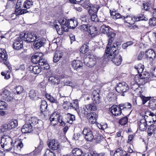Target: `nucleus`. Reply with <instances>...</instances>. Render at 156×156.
I'll list each match as a JSON object with an SVG mask.
<instances>
[{"label": "nucleus", "mask_w": 156, "mask_h": 156, "mask_svg": "<svg viewBox=\"0 0 156 156\" xmlns=\"http://www.w3.org/2000/svg\"><path fill=\"white\" fill-rule=\"evenodd\" d=\"M79 107L78 103L77 101H76L73 103H71V109H75L76 110Z\"/></svg>", "instance_id": "obj_57"}, {"label": "nucleus", "mask_w": 156, "mask_h": 156, "mask_svg": "<svg viewBox=\"0 0 156 156\" xmlns=\"http://www.w3.org/2000/svg\"><path fill=\"white\" fill-rule=\"evenodd\" d=\"M23 6L24 8L23 11H22L23 14L34 11L32 0H26L24 2Z\"/></svg>", "instance_id": "obj_13"}, {"label": "nucleus", "mask_w": 156, "mask_h": 156, "mask_svg": "<svg viewBox=\"0 0 156 156\" xmlns=\"http://www.w3.org/2000/svg\"><path fill=\"white\" fill-rule=\"evenodd\" d=\"M1 144L2 147L5 150L8 151H11L14 145L12 143V139L6 135H4L1 137Z\"/></svg>", "instance_id": "obj_4"}, {"label": "nucleus", "mask_w": 156, "mask_h": 156, "mask_svg": "<svg viewBox=\"0 0 156 156\" xmlns=\"http://www.w3.org/2000/svg\"><path fill=\"white\" fill-rule=\"evenodd\" d=\"M128 122V118L126 116L121 119L119 121V122L120 125H125Z\"/></svg>", "instance_id": "obj_49"}, {"label": "nucleus", "mask_w": 156, "mask_h": 156, "mask_svg": "<svg viewBox=\"0 0 156 156\" xmlns=\"http://www.w3.org/2000/svg\"><path fill=\"white\" fill-rule=\"evenodd\" d=\"M135 81L137 83H139V84L143 85L147 82L148 80L136 75L135 77Z\"/></svg>", "instance_id": "obj_30"}, {"label": "nucleus", "mask_w": 156, "mask_h": 156, "mask_svg": "<svg viewBox=\"0 0 156 156\" xmlns=\"http://www.w3.org/2000/svg\"><path fill=\"white\" fill-rule=\"evenodd\" d=\"M149 23L151 26H156V18L153 17L151 18L149 20Z\"/></svg>", "instance_id": "obj_61"}, {"label": "nucleus", "mask_w": 156, "mask_h": 156, "mask_svg": "<svg viewBox=\"0 0 156 156\" xmlns=\"http://www.w3.org/2000/svg\"><path fill=\"white\" fill-rule=\"evenodd\" d=\"M82 132L85 139L87 141L91 142L93 140L94 136L92 131L90 128L85 127Z\"/></svg>", "instance_id": "obj_9"}, {"label": "nucleus", "mask_w": 156, "mask_h": 156, "mask_svg": "<svg viewBox=\"0 0 156 156\" xmlns=\"http://www.w3.org/2000/svg\"><path fill=\"white\" fill-rule=\"evenodd\" d=\"M29 94L30 98L32 100H35L38 98V93L36 91L34 90H30Z\"/></svg>", "instance_id": "obj_33"}, {"label": "nucleus", "mask_w": 156, "mask_h": 156, "mask_svg": "<svg viewBox=\"0 0 156 156\" xmlns=\"http://www.w3.org/2000/svg\"><path fill=\"white\" fill-rule=\"evenodd\" d=\"M147 114L149 116L152 117L153 122H156V113L154 114L151 112L148 111L147 112Z\"/></svg>", "instance_id": "obj_55"}, {"label": "nucleus", "mask_w": 156, "mask_h": 156, "mask_svg": "<svg viewBox=\"0 0 156 156\" xmlns=\"http://www.w3.org/2000/svg\"><path fill=\"white\" fill-rule=\"evenodd\" d=\"M89 17L87 15H83L80 18V20L83 22L88 23L89 22Z\"/></svg>", "instance_id": "obj_54"}, {"label": "nucleus", "mask_w": 156, "mask_h": 156, "mask_svg": "<svg viewBox=\"0 0 156 156\" xmlns=\"http://www.w3.org/2000/svg\"><path fill=\"white\" fill-rule=\"evenodd\" d=\"M44 156H55V155L54 153L51 151L47 149L45 151Z\"/></svg>", "instance_id": "obj_64"}, {"label": "nucleus", "mask_w": 156, "mask_h": 156, "mask_svg": "<svg viewBox=\"0 0 156 156\" xmlns=\"http://www.w3.org/2000/svg\"><path fill=\"white\" fill-rule=\"evenodd\" d=\"M82 62L79 60H75L72 63V65L73 68L75 70H77L81 68L83 66Z\"/></svg>", "instance_id": "obj_23"}, {"label": "nucleus", "mask_w": 156, "mask_h": 156, "mask_svg": "<svg viewBox=\"0 0 156 156\" xmlns=\"http://www.w3.org/2000/svg\"><path fill=\"white\" fill-rule=\"evenodd\" d=\"M149 106L150 108L152 110L156 109V99L151 100L149 103Z\"/></svg>", "instance_id": "obj_42"}, {"label": "nucleus", "mask_w": 156, "mask_h": 156, "mask_svg": "<svg viewBox=\"0 0 156 156\" xmlns=\"http://www.w3.org/2000/svg\"><path fill=\"white\" fill-rule=\"evenodd\" d=\"M66 26L62 27V28L63 29L64 31L67 32L69 28L74 29L75 28L77 25L78 23L76 20L70 19L69 20H68L66 22Z\"/></svg>", "instance_id": "obj_15"}, {"label": "nucleus", "mask_w": 156, "mask_h": 156, "mask_svg": "<svg viewBox=\"0 0 156 156\" xmlns=\"http://www.w3.org/2000/svg\"><path fill=\"white\" fill-rule=\"evenodd\" d=\"M41 53H36L31 57V61L34 64L38 63L39 66H41L44 69H47L49 68V64L46 60L44 58Z\"/></svg>", "instance_id": "obj_3"}, {"label": "nucleus", "mask_w": 156, "mask_h": 156, "mask_svg": "<svg viewBox=\"0 0 156 156\" xmlns=\"http://www.w3.org/2000/svg\"><path fill=\"white\" fill-rule=\"evenodd\" d=\"M48 105L47 102L45 101H42L40 106V110L42 112H44L47 109Z\"/></svg>", "instance_id": "obj_39"}, {"label": "nucleus", "mask_w": 156, "mask_h": 156, "mask_svg": "<svg viewBox=\"0 0 156 156\" xmlns=\"http://www.w3.org/2000/svg\"><path fill=\"white\" fill-rule=\"evenodd\" d=\"M96 57L92 54H88L84 59V63L89 67H93L96 63Z\"/></svg>", "instance_id": "obj_7"}, {"label": "nucleus", "mask_w": 156, "mask_h": 156, "mask_svg": "<svg viewBox=\"0 0 156 156\" xmlns=\"http://www.w3.org/2000/svg\"><path fill=\"white\" fill-rule=\"evenodd\" d=\"M60 117V115L59 114H57L56 112H55L50 116V120L51 122L54 121H56L58 120V118Z\"/></svg>", "instance_id": "obj_41"}, {"label": "nucleus", "mask_w": 156, "mask_h": 156, "mask_svg": "<svg viewBox=\"0 0 156 156\" xmlns=\"http://www.w3.org/2000/svg\"><path fill=\"white\" fill-rule=\"evenodd\" d=\"M151 125V126L148 128L147 133L149 136H151L154 133V131L156 129V126L154 125Z\"/></svg>", "instance_id": "obj_40"}, {"label": "nucleus", "mask_w": 156, "mask_h": 156, "mask_svg": "<svg viewBox=\"0 0 156 156\" xmlns=\"http://www.w3.org/2000/svg\"><path fill=\"white\" fill-rule=\"evenodd\" d=\"M67 122L72 124L73 121L75 120V116L69 113H67Z\"/></svg>", "instance_id": "obj_36"}, {"label": "nucleus", "mask_w": 156, "mask_h": 156, "mask_svg": "<svg viewBox=\"0 0 156 156\" xmlns=\"http://www.w3.org/2000/svg\"><path fill=\"white\" fill-rule=\"evenodd\" d=\"M135 68L137 70L138 73L142 72L144 69V66L142 64H139L135 66Z\"/></svg>", "instance_id": "obj_46"}, {"label": "nucleus", "mask_w": 156, "mask_h": 156, "mask_svg": "<svg viewBox=\"0 0 156 156\" xmlns=\"http://www.w3.org/2000/svg\"><path fill=\"white\" fill-rule=\"evenodd\" d=\"M107 35L109 38L108 40V43L107 47L109 45L110 46V45H111L112 42L115 37V34L113 32H109L108 34H107Z\"/></svg>", "instance_id": "obj_28"}, {"label": "nucleus", "mask_w": 156, "mask_h": 156, "mask_svg": "<svg viewBox=\"0 0 156 156\" xmlns=\"http://www.w3.org/2000/svg\"><path fill=\"white\" fill-rule=\"evenodd\" d=\"M69 100V98L67 96H62L60 95L58 101V105H65V101L68 102Z\"/></svg>", "instance_id": "obj_32"}, {"label": "nucleus", "mask_w": 156, "mask_h": 156, "mask_svg": "<svg viewBox=\"0 0 156 156\" xmlns=\"http://www.w3.org/2000/svg\"><path fill=\"white\" fill-rule=\"evenodd\" d=\"M46 98L48 100L51 102L52 103H57L58 105V102L52 96L48 94H46Z\"/></svg>", "instance_id": "obj_47"}, {"label": "nucleus", "mask_w": 156, "mask_h": 156, "mask_svg": "<svg viewBox=\"0 0 156 156\" xmlns=\"http://www.w3.org/2000/svg\"><path fill=\"white\" fill-rule=\"evenodd\" d=\"M49 80L52 84L54 85H58L60 82V80L58 77L54 76L50 77Z\"/></svg>", "instance_id": "obj_34"}, {"label": "nucleus", "mask_w": 156, "mask_h": 156, "mask_svg": "<svg viewBox=\"0 0 156 156\" xmlns=\"http://www.w3.org/2000/svg\"><path fill=\"white\" fill-rule=\"evenodd\" d=\"M88 32L92 36H96L98 34V31L96 27L93 26H89Z\"/></svg>", "instance_id": "obj_29"}, {"label": "nucleus", "mask_w": 156, "mask_h": 156, "mask_svg": "<svg viewBox=\"0 0 156 156\" xmlns=\"http://www.w3.org/2000/svg\"><path fill=\"white\" fill-rule=\"evenodd\" d=\"M16 2V1L9 0V1H8L7 2L6 6V8L9 9L13 8L15 5Z\"/></svg>", "instance_id": "obj_43"}, {"label": "nucleus", "mask_w": 156, "mask_h": 156, "mask_svg": "<svg viewBox=\"0 0 156 156\" xmlns=\"http://www.w3.org/2000/svg\"><path fill=\"white\" fill-rule=\"evenodd\" d=\"M59 144L57 140H53L48 143V145L50 148L55 150L59 147Z\"/></svg>", "instance_id": "obj_21"}, {"label": "nucleus", "mask_w": 156, "mask_h": 156, "mask_svg": "<svg viewBox=\"0 0 156 156\" xmlns=\"http://www.w3.org/2000/svg\"><path fill=\"white\" fill-rule=\"evenodd\" d=\"M1 74L2 76H4V78L6 80L10 78V73L9 71H7L6 73L2 72Z\"/></svg>", "instance_id": "obj_58"}, {"label": "nucleus", "mask_w": 156, "mask_h": 156, "mask_svg": "<svg viewBox=\"0 0 156 156\" xmlns=\"http://www.w3.org/2000/svg\"><path fill=\"white\" fill-rule=\"evenodd\" d=\"M33 127L27 121L25 124L23 126L21 131L24 133H27L31 132L33 130Z\"/></svg>", "instance_id": "obj_19"}, {"label": "nucleus", "mask_w": 156, "mask_h": 156, "mask_svg": "<svg viewBox=\"0 0 156 156\" xmlns=\"http://www.w3.org/2000/svg\"><path fill=\"white\" fill-rule=\"evenodd\" d=\"M73 156H91L89 155L88 153H85L80 148H74L72 151Z\"/></svg>", "instance_id": "obj_17"}, {"label": "nucleus", "mask_w": 156, "mask_h": 156, "mask_svg": "<svg viewBox=\"0 0 156 156\" xmlns=\"http://www.w3.org/2000/svg\"><path fill=\"white\" fill-rule=\"evenodd\" d=\"M99 8V6L97 5H91L88 11L89 14H91L94 13H97Z\"/></svg>", "instance_id": "obj_31"}, {"label": "nucleus", "mask_w": 156, "mask_h": 156, "mask_svg": "<svg viewBox=\"0 0 156 156\" xmlns=\"http://www.w3.org/2000/svg\"><path fill=\"white\" fill-rule=\"evenodd\" d=\"M63 55V52L60 51H56L54 55L53 62H57L61 58Z\"/></svg>", "instance_id": "obj_25"}, {"label": "nucleus", "mask_w": 156, "mask_h": 156, "mask_svg": "<svg viewBox=\"0 0 156 156\" xmlns=\"http://www.w3.org/2000/svg\"><path fill=\"white\" fill-rule=\"evenodd\" d=\"M124 105H119V106H117V105H113L109 110L113 115L115 116H118L121 115L122 113L121 110L123 109Z\"/></svg>", "instance_id": "obj_10"}, {"label": "nucleus", "mask_w": 156, "mask_h": 156, "mask_svg": "<svg viewBox=\"0 0 156 156\" xmlns=\"http://www.w3.org/2000/svg\"><path fill=\"white\" fill-rule=\"evenodd\" d=\"M65 105L62 106L64 109L66 110H67L69 108L71 109V103L69 102V101L67 102L65 101Z\"/></svg>", "instance_id": "obj_63"}, {"label": "nucleus", "mask_w": 156, "mask_h": 156, "mask_svg": "<svg viewBox=\"0 0 156 156\" xmlns=\"http://www.w3.org/2000/svg\"><path fill=\"white\" fill-rule=\"evenodd\" d=\"M100 30L103 34H107L109 32V27L105 25H103L101 27Z\"/></svg>", "instance_id": "obj_38"}, {"label": "nucleus", "mask_w": 156, "mask_h": 156, "mask_svg": "<svg viewBox=\"0 0 156 156\" xmlns=\"http://www.w3.org/2000/svg\"><path fill=\"white\" fill-rule=\"evenodd\" d=\"M62 84L64 86H69L71 87H73L74 86V83L71 81L69 80L64 81L62 82Z\"/></svg>", "instance_id": "obj_51"}, {"label": "nucleus", "mask_w": 156, "mask_h": 156, "mask_svg": "<svg viewBox=\"0 0 156 156\" xmlns=\"http://www.w3.org/2000/svg\"><path fill=\"white\" fill-rule=\"evenodd\" d=\"M139 87V84L137 83H132L131 86V89L134 91L137 90Z\"/></svg>", "instance_id": "obj_59"}, {"label": "nucleus", "mask_w": 156, "mask_h": 156, "mask_svg": "<svg viewBox=\"0 0 156 156\" xmlns=\"http://www.w3.org/2000/svg\"><path fill=\"white\" fill-rule=\"evenodd\" d=\"M116 91L119 93H122V95L124 96V93L126 92L129 89L128 85L125 82H122L117 83L115 87Z\"/></svg>", "instance_id": "obj_6"}, {"label": "nucleus", "mask_w": 156, "mask_h": 156, "mask_svg": "<svg viewBox=\"0 0 156 156\" xmlns=\"http://www.w3.org/2000/svg\"><path fill=\"white\" fill-rule=\"evenodd\" d=\"M16 3V4L15 13L12 14L11 16V17L13 19H15L17 16L23 14V11H23V9H22L20 8L22 5L21 0H18L17 2Z\"/></svg>", "instance_id": "obj_12"}, {"label": "nucleus", "mask_w": 156, "mask_h": 156, "mask_svg": "<svg viewBox=\"0 0 156 156\" xmlns=\"http://www.w3.org/2000/svg\"><path fill=\"white\" fill-rule=\"evenodd\" d=\"M110 15L114 19L116 20L118 19L122 18L123 19H127V21L129 22H128L129 24H134V21H133L134 16H127L126 17L122 16L119 13L116 12L115 11H111L110 10Z\"/></svg>", "instance_id": "obj_5"}, {"label": "nucleus", "mask_w": 156, "mask_h": 156, "mask_svg": "<svg viewBox=\"0 0 156 156\" xmlns=\"http://www.w3.org/2000/svg\"><path fill=\"white\" fill-rule=\"evenodd\" d=\"M27 121L33 127L38 129L42 127L43 126V122L41 120H38L35 117H32Z\"/></svg>", "instance_id": "obj_8"}, {"label": "nucleus", "mask_w": 156, "mask_h": 156, "mask_svg": "<svg viewBox=\"0 0 156 156\" xmlns=\"http://www.w3.org/2000/svg\"><path fill=\"white\" fill-rule=\"evenodd\" d=\"M23 40L22 36H20L15 39L13 44V48L16 50H19L23 47Z\"/></svg>", "instance_id": "obj_14"}, {"label": "nucleus", "mask_w": 156, "mask_h": 156, "mask_svg": "<svg viewBox=\"0 0 156 156\" xmlns=\"http://www.w3.org/2000/svg\"><path fill=\"white\" fill-rule=\"evenodd\" d=\"M21 36L23 40L29 42L34 41L38 38V37L36 34L30 32H28L27 34L24 33L23 35Z\"/></svg>", "instance_id": "obj_11"}, {"label": "nucleus", "mask_w": 156, "mask_h": 156, "mask_svg": "<svg viewBox=\"0 0 156 156\" xmlns=\"http://www.w3.org/2000/svg\"><path fill=\"white\" fill-rule=\"evenodd\" d=\"M7 106L6 103L4 101L0 100V109H4Z\"/></svg>", "instance_id": "obj_60"}, {"label": "nucleus", "mask_w": 156, "mask_h": 156, "mask_svg": "<svg viewBox=\"0 0 156 156\" xmlns=\"http://www.w3.org/2000/svg\"><path fill=\"white\" fill-rule=\"evenodd\" d=\"M145 56L147 59L153 60L155 57V53L153 49H148L145 51Z\"/></svg>", "instance_id": "obj_18"}, {"label": "nucleus", "mask_w": 156, "mask_h": 156, "mask_svg": "<svg viewBox=\"0 0 156 156\" xmlns=\"http://www.w3.org/2000/svg\"><path fill=\"white\" fill-rule=\"evenodd\" d=\"M68 20H66L64 18H62L60 19L58 21L60 25L61 26V30L64 32L63 29L62 28V27L66 26V24H67V22Z\"/></svg>", "instance_id": "obj_37"}, {"label": "nucleus", "mask_w": 156, "mask_h": 156, "mask_svg": "<svg viewBox=\"0 0 156 156\" xmlns=\"http://www.w3.org/2000/svg\"><path fill=\"white\" fill-rule=\"evenodd\" d=\"M133 43H134L131 41L127 42L126 43H124L122 44V48L123 49H125L129 46L133 44Z\"/></svg>", "instance_id": "obj_56"}, {"label": "nucleus", "mask_w": 156, "mask_h": 156, "mask_svg": "<svg viewBox=\"0 0 156 156\" xmlns=\"http://www.w3.org/2000/svg\"><path fill=\"white\" fill-rule=\"evenodd\" d=\"M88 24H83L79 27V28L80 30L82 31H87L88 32L89 26Z\"/></svg>", "instance_id": "obj_50"}, {"label": "nucleus", "mask_w": 156, "mask_h": 156, "mask_svg": "<svg viewBox=\"0 0 156 156\" xmlns=\"http://www.w3.org/2000/svg\"><path fill=\"white\" fill-rule=\"evenodd\" d=\"M141 73V74H139L138 75L140 77H141L142 78L148 80L150 77V75L148 72H142Z\"/></svg>", "instance_id": "obj_44"}, {"label": "nucleus", "mask_w": 156, "mask_h": 156, "mask_svg": "<svg viewBox=\"0 0 156 156\" xmlns=\"http://www.w3.org/2000/svg\"><path fill=\"white\" fill-rule=\"evenodd\" d=\"M110 48L108 46L105 50L106 54L104 55V58L107 59L108 60L112 61L117 66L120 65L122 61V57L119 53V52H110Z\"/></svg>", "instance_id": "obj_1"}, {"label": "nucleus", "mask_w": 156, "mask_h": 156, "mask_svg": "<svg viewBox=\"0 0 156 156\" xmlns=\"http://www.w3.org/2000/svg\"><path fill=\"white\" fill-rule=\"evenodd\" d=\"M0 97L3 100L7 101H10L13 99V97L11 95L10 92L6 90H3L0 95Z\"/></svg>", "instance_id": "obj_16"}, {"label": "nucleus", "mask_w": 156, "mask_h": 156, "mask_svg": "<svg viewBox=\"0 0 156 156\" xmlns=\"http://www.w3.org/2000/svg\"><path fill=\"white\" fill-rule=\"evenodd\" d=\"M45 41L44 39H43H43H41L40 38H39V37H38L37 39L34 41V45L36 48V49H38L44 45Z\"/></svg>", "instance_id": "obj_26"}, {"label": "nucleus", "mask_w": 156, "mask_h": 156, "mask_svg": "<svg viewBox=\"0 0 156 156\" xmlns=\"http://www.w3.org/2000/svg\"><path fill=\"white\" fill-rule=\"evenodd\" d=\"M97 110V107L94 103L88 104L86 105V109L83 108L81 111V113L84 115H87V118L90 122H92V120H96L98 116L95 112L88 113L91 111H95Z\"/></svg>", "instance_id": "obj_2"}, {"label": "nucleus", "mask_w": 156, "mask_h": 156, "mask_svg": "<svg viewBox=\"0 0 156 156\" xmlns=\"http://www.w3.org/2000/svg\"><path fill=\"white\" fill-rule=\"evenodd\" d=\"M16 90L17 94H20L23 92L24 89L22 86H18L16 87Z\"/></svg>", "instance_id": "obj_53"}, {"label": "nucleus", "mask_w": 156, "mask_h": 156, "mask_svg": "<svg viewBox=\"0 0 156 156\" xmlns=\"http://www.w3.org/2000/svg\"><path fill=\"white\" fill-rule=\"evenodd\" d=\"M40 66L41 67L37 66H31L29 67V70L35 74H38L41 72V69H43L41 66Z\"/></svg>", "instance_id": "obj_27"}, {"label": "nucleus", "mask_w": 156, "mask_h": 156, "mask_svg": "<svg viewBox=\"0 0 156 156\" xmlns=\"http://www.w3.org/2000/svg\"><path fill=\"white\" fill-rule=\"evenodd\" d=\"M123 150L118 148L115 151L114 154V156H121L123 153Z\"/></svg>", "instance_id": "obj_52"}, {"label": "nucleus", "mask_w": 156, "mask_h": 156, "mask_svg": "<svg viewBox=\"0 0 156 156\" xmlns=\"http://www.w3.org/2000/svg\"><path fill=\"white\" fill-rule=\"evenodd\" d=\"M150 4L149 2L143 3V9H144L146 11H147L150 9Z\"/></svg>", "instance_id": "obj_62"}, {"label": "nucleus", "mask_w": 156, "mask_h": 156, "mask_svg": "<svg viewBox=\"0 0 156 156\" xmlns=\"http://www.w3.org/2000/svg\"><path fill=\"white\" fill-rule=\"evenodd\" d=\"M89 47L86 44L83 45L80 49V51L82 54H85L89 50Z\"/></svg>", "instance_id": "obj_48"}, {"label": "nucleus", "mask_w": 156, "mask_h": 156, "mask_svg": "<svg viewBox=\"0 0 156 156\" xmlns=\"http://www.w3.org/2000/svg\"><path fill=\"white\" fill-rule=\"evenodd\" d=\"M119 45V43L117 42L116 43H114L113 46L112 47H111V45H110V46L109 45L108 46V47H109V48H110V52H113L115 53L116 52H118V51H117V50L118 48V45Z\"/></svg>", "instance_id": "obj_35"}, {"label": "nucleus", "mask_w": 156, "mask_h": 156, "mask_svg": "<svg viewBox=\"0 0 156 156\" xmlns=\"http://www.w3.org/2000/svg\"><path fill=\"white\" fill-rule=\"evenodd\" d=\"M18 125L17 122L16 120H11L7 124L3 125V126L5 129H11L17 126Z\"/></svg>", "instance_id": "obj_20"}, {"label": "nucleus", "mask_w": 156, "mask_h": 156, "mask_svg": "<svg viewBox=\"0 0 156 156\" xmlns=\"http://www.w3.org/2000/svg\"><path fill=\"white\" fill-rule=\"evenodd\" d=\"M98 92L96 90H94L93 92V97L92 98V100L93 101L94 103V105L95 103L96 104H99L100 102V99L99 97V91Z\"/></svg>", "instance_id": "obj_22"}, {"label": "nucleus", "mask_w": 156, "mask_h": 156, "mask_svg": "<svg viewBox=\"0 0 156 156\" xmlns=\"http://www.w3.org/2000/svg\"><path fill=\"white\" fill-rule=\"evenodd\" d=\"M103 138V137L102 136L98 134L95 135V137H94L93 139L94 140H95L97 143H99L101 142Z\"/></svg>", "instance_id": "obj_45"}, {"label": "nucleus", "mask_w": 156, "mask_h": 156, "mask_svg": "<svg viewBox=\"0 0 156 156\" xmlns=\"http://www.w3.org/2000/svg\"><path fill=\"white\" fill-rule=\"evenodd\" d=\"M139 128L141 131H144L147 128V124L146 120L144 119H141L138 122Z\"/></svg>", "instance_id": "obj_24"}]
</instances>
